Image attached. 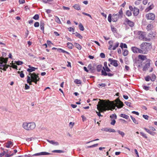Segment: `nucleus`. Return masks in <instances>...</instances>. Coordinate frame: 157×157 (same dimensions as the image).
Here are the masks:
<instances>
[{
  "label": "nucleus",
  "mask_w": 157,
  "mask_h": 157,
  "mask_svg": "<svg viewBox=\"0 0 157 157\" xmlns=\"http://www.w3.org/2000/svg\"><path fill=\"white\" fill-rule=\"evenodd\" d=\"M99 100L101 101L98 102L97 105V108L98 110L101 112L105 111L107 110L114 109L116 106L118 108H121L123 106V103L119 99L116 100V104L113 102H107L106 100Z\"/></svg>",
  "instance_id": "obj_1"
},
{
  "label": "nucleus",
  "mask_w": 157,
  "mask_h": 157,
  "mask_svg": "<svg viewBox=\"0 0 157 157\" xmlns=\"http://www.w3.org/2000/svg\"><path fill=\"white\" fill-rule=\"evenodd\" d=\"M151 44L149 43L144 42L140 45L142 54H146L150 50Z\"/></svg>",
  "instance_id": "obj_2"
},
{
  "label": "nucleus",
  "mask_w": 157,
  "mask_h": 157,
  "mask_svg": "<svg viewBox=\"0 0 157 157\" xmlns=\"http://www.w3.org/2000/svg\"><path fill=\"white\" fill-rule=\"evenodd\" d=\"M22 127L25 130L30 131L33 130L36 127V124L34 122H24L22 124Z\"/></svg>",
  "instance_id": "obj_3"
},
{
  "label": "nucleus",
  "mask_w": 157,
  "mask_h": 157,
  "mask_svg": "<svg viewBox=\"0 0 157 157\" xmlns=\"http://www.w3.org/2000/svg\"><path fill=\"white\" fill-rule=\"evenodd\" d=\"M8 61V58H4L3 57H0V69L6 71V69L9 66L7 65L6 63Z\"/></svg>",
  "instance_id": "obj_4"
},
{
  "label": "nucleus",
  "mask_w": 157,
  "mask_h": 157,
  "mask_svg": "<svg viewBox=\"0 0 157 157\" xmlns=\"http://www.w3.org/2000/svg\"><path fill=\"white\" fill-rule=\"evenodd\" d=\"M119 18V16L118 13L113 14L112 16L111 14H109L108 17V20L110 22H111L112 21L114 22H116Z\"/></svg>",
  "instance_id": "obj_5"
},
{
  "label": "nucleus",
  "mask_w": 157,
  "mask_h": 157,
  "mask_svg": "<svg viewBox=\"0 0 157 157\" xmlns=\"http://www.w3.org/2000/svg\"><path fill=\"white\" fill-rule=\"evenodd\" d=\"M29 75H30L31 79L32 80L33 82H34L36 84H37V82L39 81L40 78L35 73H30Z\"/></svg>",
  "instance_id": "obj_6"
},
{
  "label": "nucleus",
  "mask_w": 157,
  "mask_h": 157,
  "mask_svg": "<svg viewBox=\"0 0 157 157\" xmlns=\"http://www.w3.org/2000/svg\"><path fill=\"white\" fill-rule=\"evenodd\" d=\"M51 154V153L45 152H42L40 153L35 154L32 155L33 156H37L42 155H48ZM24 156L27 157H32V155H25Z\"/></svg>",
  "instance_id": "obj_7"
},
{
  "label": "nucleus",
  "mask_w": 157,
  "mask_h": 157,
  "mask_svg": "<svg viewBox=\"0 0 157 157\" xmlns=\"http://www.w3.org/2000/svg\"><path fill=\"white\" fill-rule=\"evenodd\" d=\"M138 35H139V39L140 40H145L146 39V34L145 33L141 31H139L138 32Z\"/></svg>",
  "instance_id": "obj_8"
},
{
  "label": "nucleus",
  "mask_w": 157,
  "mask_h": 157,
  "mask_svg": "<svg viewBox=\"0 0 157 157\" xmlns=\"http://www.w3.org/2000/svg\"><path fill=\"white\" fill-rule=\"evenodd\" d=\"M145 17L148 20H153L155 17V15L153 13H149L146 14Z\"/></svg>",
  "instance_id": "obj_9"
},
{
  "label": "nucleus",
  "mask_w": 157,
  "mask_h": 157,
  "mask_svg": "<svg viewBox=\"0 0 157 157\" xmlns=\"http://www.w3.org/2000/svg\"><path fill=\"white\" fill-rule=\"evenodd\" d=\"M131 49L134 53L142 54L141 48H139L136 47H132L131 48Z\"/></svg>",
  "instance_id": "obj_10"
},
{
  "label": "nucleus",
  "mask_w": 157,
  "mask_h": 157,
  "mask_svg": "<svg viewBox=\"0 0 157 157\" xmlns=\"http://www.w3.org/2000/svg\"><path fill=\"white\" fill-rule=\"evenodd\" d=\"M125 24L128 25L131 27H132L134 26V22L127 18H126L125 19Z\"/></svg>",
  "instance_id": "obj_11"
},
{
  "label": "nucleus",
  "mask_w": 157,
  "mask_h": 157,
  "mask_svg": "<svg viewBox=\"0 0 157 157\" xmlns=\"http://www.w3.org/2000/svg\"><path fill=\"white\" fill-rule=\"evenodd\" d=\"M109 61L110 62V64L113 66L117 67L118 66L117 61L116 60L113 59H112L109 58Z\"/></svg>",
  "instance_id": "obj_12"
},
{
  "label": "nucleus",
  "mask_w": 157,
  "mask_h": 157,
  "mask_svg": "<svg viewBox=\"0 0 157 157\" xmlns=\"http://www.w3.org/2000/svg\"><path fill=\"white\" fill-rule=\"evenodd\" d=\"M5 147L9 148H11L13 145V143L11 141H8L5 144Z\"/></svg>",
  "instance_id": "obj_13"
},
{
  "label": "nucleus",
  "mask_w": 157,
  "mask_h": 157,
  "mask_svg": "<svg viewBox=\"0 0 157 157\" xmlns=\"http://www.w3.org/2000/svg\"><path fill=\"white\" fill-rule=\"evenodd\" d=\"M101 75L104 76L108 75L109 76H112L113 75V74L110 73H107L105 71H104L103 70H102L101 71Z\"/></svg>",
  "instance_id": "obj_14"
},
{
  "label": "nucleus",
  "mask_w": 157,
  "mask_h": 157,
  "mask_svg": "<svg viewBox=\"0 0 157 157\" xmlns=\"http://www.w3.org/2000/svg\"><path fill=\"white\" fill-rule=\"evenodd\" d=\"M28 67L29 68H28L27 71L29 72H32V71H35V70L37 69V68L32 67L30 65H29Z\"/></svg>",
  "instance_id": "obj_15"
},
{
  "label": "nucleus",
  "mask_w": 157,
  "mask_h": 157,
  "mask_svg": "<svg viewBox=\"0 0 157 157\" xmlns=\"http://www.w3.org/2000/svg\"><path fill=\"white\" fill-rule=\"evenodd\" d=\"M139 10L137 8L134 7L133 8V14L134 16H137L139 13Z\"/></svg>",
  "instance_id": "obj_16"
},
{
  "label": "nucleus",
  "mask_w": 157,
  "mask_h": 157,
  "mask_svg": "<svg viewBox=\"0 0 157 157\" xmlns=\"http://www.w3.org/2000/svg\"><path fill=\"white\" fill-rule=\"evenodd\" d=\"M47 141L50 144L54 145L55 146H58L59 145V143L58 142L55 141L53 140H47Z\"/></svg>",
  "instance_id": "obj_17"
},
{
  "label": "nucleus",
  "mask_w": 157,
  "mask_h": 157,
  "mask_svg": "<svg viewBox=\"0 0 157 157\" xmlns=\"http://www.w3.org/2000/svg\"><path fill=\"white\" fill-rule=\"evenodd\" d=\"M144 129L147 133L150 134L154 136L155 134V132L153 131H151L149 129L145 128H144Z\"/></svg>",
  "instance_id": "obj_18"
},
{
  "label": "nucleus",
  "mask_w": 157,
  "mask_h": 157,
  "mask_svg": "<svg viewBox=\"0 0 157 157\" xmlns=\"http://www.w3.org/2000/svg\"><path fill=\"white\" fill-rule=\"evenodd\" d=\"M150 63L149 62L147 63L144 66L143 70L144 71H146L148 69V68L150 67Z\"/></svg>",
  "instance_id": "obj_19"
},
{
  "label": "nucleus",
  "mask_w": 157,
  "mask_h": 157,
  "mask_svg": "<svg viewBox=\"0 0 157 157\" xmlns=\"http://www.w3.org/2000/svg\"><path fill=\"white\" fill-rule=\"evenodd\" d=\"M87 67L90 72H93L94 71V67H92L91 64H89L88 66Z\"/></svg>",
  "instance_id": "obj_20"
},
{
  "label": "nucleus",
  "mask_w": 157,
  "mask_h": 157,
  "mask_svg": "<svg viewBox=\"0 0 157 157\" xmlns=\"http://www.w3.org/2000/svg\"><path fill=\"white\" fill-rule=\"evenodd\" d=\"M113 40H110L109 41L108 43L109 45V47L108 49L109 50H112V48L113 47Z\"/></svg>",
  "instance_id": "obj_21"
},
{
  "label": "nucleus",
  "mask_w": 157,
  "mask_h": 157,
  "mask_svg": "<svg viewBox=\"0 0 157 157\" xmlns=\"http://www.w3.org/2000/svg\"><path fill=\"white\" fill-rule=\"evenodd\" d=\"M154 7V6L153 5H150L149 7L147 8L145 10V11L146 12H148L150 10H152Z\"/></svg>",
  "instance_id": "obj_22"
},
{
  "label": "nucleus",
  "mask_w": 157,
  "mask_h": 157,
  "mask_svg": "<svg viewBox=\"0 0 157 157\" xmlns=\"http://www.w3.org/2000/svg\"><path fill=\"white\" fill-rule=\"evenodd\" d=\"M27 82L28 83H29L30 85L32 84V82H33L32 80L31 79L30 76H28L27 77Z\"/></svg>",
  "instance_id": "obj_23"
},
{
  "label": "nucleus",
  "mask_w": 157,
  "mask_h": 157,
  "mask_svg": "<svg viewBox=\"0 0 157 157\" xmlns=\"http://www.w3.org/2000/svg\"><path fill=\"white\" fill-rule=\"evenodd\" d=\"M73 34H75L76 36L78 37L80 39H82L83 38L82 36L79 33H77V32H76L75 33H73Z\"/></svg>",
  "instance_id": "obj_24"
},
{
  "label": "nucleus",
  "mask_w": 157,
  "mask_h": 157,
  "mask_svg": "<svg viewBox=\"0 0 157 157\" xmlns=\"http://www.w3.org/2000/svg\"><path fill=\"white\" fill-rule=\"evenodd\" d=\"M73 7L77 10H81L80 6L77 4H75L73 6Z\"/></svg>",
  "instance_id": "obj_25"
},
{
  "label": "nucleus",
  "mask_w": 157,
  "mask_h": 157,
  "mask_svg": "<svg viewBox=\"0 0 157 157\" xmlns=\"http://www.w3.org/2000/svg\"><path fill=\"white\" fill-rule=\"evenodd\" d=\"M74 44L75 47L79 50H80L81 49L82 47L79 44L75 43Z\"/></svg>",
  "instance_id": "obj_26"
},
{
  "label": "nucleus",
  "mask_w": 157,
  "mask_h": 157,
  "mask_svg": "<svg viewBox=\"0 0 157 157\" xmlns=\"http://www.w3.org/2000/svg\"><path fill=\"white\" fill-rule=\"evenodd\" d=\"M44 23L43 22H41L40 24V28L41 30L43 31V33H44Z\"/></svg>",
  "instance_id": "obj_27"
},
{
  "label": "nucleus",
  "mask_w": 157,
  "mask_h": 157,
  "mask_svg": "<svg viewBox=\"0 0 157 157\" xmlns=\"http://www.w3.org/2000/svg\"><path fill=\"white\" fill-rule=\"evenodd\" d=\"M130 117L132 120L133 122L136 124H139V121L137 120H136L132 116H131Z\"/></svg>",
  "instance_id": "obj_28"
},
{
  "label": "nucleus",
  "mask_w": 157,
  "mask_h": 157,
  "mask_svg": "<svg viewBox=\"0 0 157 157\" xmlns=\"http://www.w3.org/2000/svg\"><path fill=\"white\" fill-rule=\"evenodd\" d=\"M138 58L139 59L143 60L146 59V56L143 55H139L138 56Z\"/></svg>",
  "instance_id": "obj_29"
},
{
  "label": "nucleus",
  "mask_w": 157,
  "mask_h": 157,
  "mask_svg": "<svg viewBox=\"0 0 157 157\" xmlns=\"http://www.w3.org/2000/svg\"><path fill=\"white\" fill-rule=\"evenodd\" d=\"M102 67V66L101 65H98L97 67V70L98 72H100L102 71L101 68Z\"/></svg>",
  "instance_id": "obj_30"
},
{
  "label": "nucleus",
  "mask_w": 157,
  "mask_h": 157,
  "mask_svg": "<svg viewBox=\"0 0 157 157\" xmlns=\"http://www.w3.org/2000/svg\"><path fill=\"white\" fill-rule=\"evenodd\" d=\"M119 43L118 42L115 44L113 47L112 48V50H115L119 46Z\"/></svg>",
  "instance_id": "obj_31"
},
{
  "label": "nucleus",
  "mask_w": 157,
  "mask_h": 157,
  "mask_svg": "<svg viewBox=\"0 0 157 157\" xmlns=\"http://www.w3.org/2000/svg\"><path fill=\"white\" fill-rule=\"evenodd\" d=\"M120 116L125 119H128L129 117V116H128V115H126L123 114H121L120 115Z\"/></svg>",
  "instance_id": "obj_32"
},
{
  "label": "nucleus",
  "mask_w": 157,
  "mask_h": 157,
  "mask_svg": "<svg viewBox=\"0 0 157 157\" xmlns=\"http://www.w3.org/2000/svg\"><path fill=\"white\" fill-rule=\"evenodd\" d=\"M125 14L128 17L131 16L132 15L131 11L129 10H128L126 11Z\"/></svg>",
  "instance_id": "obj_33"
},
{
  "label": "nucleus",
  "mask_w": 157,
  "mask_h": 157,
  "mask_svg": "<svg viewBox=\"0 0 157 157\" xmlns=\"http://www.w3.org/2000/svg\"><path fill=\"white\" fill-rule=\"evenodd\" d=\"M117 132L119 134H120L122 137H123L125 133L124 132H123L121 131L120 130H118L117 131Z\"/></svg>",
  "instance_id": "obj_34"
},
{
  "label": "nucleus",
  "mask_w": 157,
  "mask_h": 157,
  "mask_svg": "<svg viewBox=\"0 0 157 157\" xmlns=\"http://www.w3.org/2000/svg\"><path fill=\"white\" fill-rule=\"evenodd\" d=\"M58 50L59 51V52H62L63 53H66V54H67L68 55H69L70 54V53H69L68 52L63 50V49H61V48H59L58 49Z\"/></svg>",
  "instance_id": "obj_35"
},
{
  "label": "nucleus",
  "mask_w": 157,
  "mask_h": 157,
  "mask_svg": "<svg viewBox=\"0 0 157 157\" xmlns=\"http://www.w3.org/2000/svg\"><path fill=\"white\" fill-rule=\"evenodd\" d=\"M55 20L59 24L61 23V21L59 18L57 16H56L55 17Z\"/></svg>",
  "instance_id": "obj_36"
},
{
  "label": "nucleus",
  "mask_w": 157,
  "mask_h": 157,
  "mask_svg": "<svg viewBox=\"0 0 157 157\" xmlns=\"http://www.w3.org/2000/svg\"><path fill=\"white\" fill-rule=\"evenodd\" d=\"M68 47L70 49H72L73 48V44L69 42H68L67 44Z\"/></svg>",
  "instance_id": "obj_37"
},
{
  "label": "nucleus",
  "mask_w": 157,
  "mask_h": 157,
  "mask_svg": "<svg viewBox=\"0 0 157 157\" xmlns=\"http://www.w3.org/2000/svg\"><path fill=\"white\" fill-rule=\"evenodd\" d=\"M120 47L122 49L123 48H127V45L125 44H124L123 43H121Z\"/></svg>",
  "instance_id": "obj_38"
},
{
  "label": "nucleus",
  "mask_w": 157,
  "mask_h": 157,
  "mask_svg": "<svg viewBox=\"0 0 157 157\" xmlns=\"http://www.w3.org/2000/svg\"><path fill=\"white\" fill-rule=\"evenodd\" d=\"M52 152L54 153L56 152L58 153H61L64 152V151L61 150H54L52 151Z\"/></svg>",
  "instance_id": "obj_39"
},
{
  "label": "nucleus",
  "mask_w": 157,
  "mask_h": 157,
  "mask_svg": "<svg viewBox=\"0 0 157 157\" xmlns=\"http://www.w3.org/2000/svg\"><path fill=\"white\" fill-rule=\"evenodd\" d=\"M156 77L155 75L154 74H153L151 75V80L152 81H154L156 79Z\"/></svg>",
  "instance_id": "obj_40"
},
{
  "label": "nucleus",
  "mask_w": 157,
  "mask_h": 157,
  "mask_svg": "<svg viewBox=\"0 0 157 157\" xmlns=\"http://www.w3.org/2000/svg\"><path fill=\"white\" fill-rule=\"evenodd\" d=\"M140 133L143 137L145 138V139H147V137L146 134L144 133L143 132H140Z\"/></svg>",
  "instance_id": "obj_41"
},
{
  "label": "nucleus",
  "mask_w": 157,
  "mask_h": 157,
  "mask_svg": "<svg viewBox=\"0 0 157 157\" xmlns=\"http://www.w3.org/2000/svg\"><path fill=\"white\" fill-rule=\"evenodd\" d=\"M103 71H105L106 72H109L110 71V69L108 67H106L105 68L104 67H103Z\"/></svg>",
  "instance_id": "obj_42"
},
{
  "label": "nucleus",
  "mask_w": 157,
  "mask_h": 157,
  "mask_svg": "<svg viewBox=\"0 0 157 157\" xmlns=\"http://www.w3.org/2000/svg\"><path fill=\"white\" fill-rule=\"evenodd\" d=\"M18 73L19 74L21 77L23 78L24 77V75L23 71L20 72V71H18Z\"/></svg>",
  "instance_id": "obj_43"
},
{
  "label": "nucleus",
  "mask_w": 157,
  "mask_h": 157,
  "mask_svg": "<svg viewBox=\"0 0 157 157\" xmlns=\"http://www.w3.org/2000/svg\"><path fill=\"white\" fill-rule=\"evenodd\" d=\"M128 53V51L126 49L124 50V51L123 52V55L124 56H127Z\"/></svg>",
  "instance_id": "obj_44"
},
{
  "label": "nucleus",
  "mask_w": 157,
  "mask_h": 157,
  "mask_svg": "<svg viewBox=\"0 0 157 157\" xmlns=\"http://www.w3.org/2000/svg\"><path fill=\"white\" fill-rule=\"evenodd\" d=\"M79 27L81 30L83 31L84 30V28L81 23H80L79 24Z\"/></svg>",
  "instance_id": "obj_45"
},
{
  "label": "nucleus",
  "mask_w": 157,
  "mask_h": 157,
  "mask_svg": "<svg viewBox=\"0 0 157 157\" xmlns=\"http://www.w3.org/2000/svg\"><path fill=\"white\" fill-rule=\"evenodd\" d=\"M118 14L119 15V17H122L123 15V11L122 10V9H121L118 12Z\"/></svg>",
  "instance_id": "obj_46"
},
{
  "label": "nucleus",
  "mask_w": 157,
  "mask_h": 157,
  "mask_svg": "<svg viewBox=\"0 0 157 157\" xmlns=\"http://www.w3.org/2000/svg\"><path fill=\"white\" fill-rule=\"evenodd\" d=\"M74 82L75 83L77 84H81V82L80 80L78 79H75Z\"/></svg>",
  "instance_id": "obj_47"
},
{
  "label": "nucleus",
  "mask_w": 157,
  "mask_h": 157,
  "mask_svg": "<svg viewBox=\"0 0 157 157\" xmlns=\"http://www.w3.org/2000/svg\"><path fill=\"white\" fill-rule=\"evenodd\" d=\"M33 18L36 20H38L39 18V15L37 14L35 15V16L33 17Z\"/></svg>",
  "instance_id": "obj_48"
},
{
  "label": "nucleus",
  "mask_w": 157,
  "mask_h": 157,
  "mask_svg": "<svg viewBox=\"0 0 157 157\" xmlns=\"http://www.w3.org/2000/svg\"><path fill=\"white\" fill-rule=\"evenodd\" d=\"M151 77L149 76H147L145 78V80L147 81H149L150 80H151Z\"/></svg>",
  "instance_id": "obj_49"
},
{
  "label": "nucleus",
  "mask_w": 157,
  "mask_h": 157,
  "mask_svg": "<svg viewBox=\"0 0 157 157\" xmlns=\"http://www.w3.org/2000/svg\"><path fill=\"white\" fill-rule=\"evenodd\" d=\"M108 132H116L115 130L113 129H111V128H108Z\"/></svg>",
  "instance_id": "obj_50"
},
{
  "label": "nucleus",
  "mask_w": 157,
  "mask_h": 157,
  "mask_svg": "<svg viewBox=\"0 0 157 157\" xmlns=\"http://www.w3.org/2000/svg\"><path fill=\"white\" fill-rule=\"evenodd\" d=\"M110 117L111 118H114L115 119H117V117L116 115L115 114H113L112 115H111L110 116Z\"/></svg>",
  "instance_id": "obj_51"
},
{
  "label": "nucleus",
  "mask_w": 157,
  "mask_h": 157,
  "mask_svg": "<svg viewBox=\"0 0 157 157\" xmlns=\"http://www.w3.org/2000/svg\"><path fill=\"white\" fill-rule=\"evenodd\" d=\"M7 152L4 151L2 153H0V157H2L6 154Z\"/></svg>",
  "instance_id": "obj_52"
},
{
  "label": "nucleus",
  "mask_w": 157,
  "mask_h": 157,
  "mask_svg": "<svg viewBox=\"0 0 157 157\" xmlns=\"http://www.w3.org/2000/svg\"><path fill=\"white\" fill-rule=\"evenodd\" d=\"M83 14L89 16L90 18L92 19V17L89 14L85 13V12H82Z\"/></svg>",
  "instance_id": "obj_53"
},
{
  "label": "nucleus",
  "mask_w": 157,
  "mask_h": 157,
  "mask_svg": "<svg viewBox=\"0 0 157 157\" xmlns=\"http://www.w3.org/2000/svg\"><path fill=\"white\" fill-rule=\"evenodd\" d=\"M111 30L113 33H115L116 32V29L113 26H111Z\"/></svg>",
  "instance_id": "obj_54"
},
{
  "label": "nucleus",
  "mask_w": 157,
  "mask_h": 157,
  "mask_svg": "<svg viewBox=\"0 0 157 157\" xmlns=\"http://www.w3.org/2000/svg\"><path fill=\"white\" fill-rule=\"evenodd\" d=\"M143 88L144 89V90H149V86H143Z\"/></svg>",
  "instance_id": "obj_55"
},
{
  "label": "nucleus",
  "mask_w": 157,
  "mask_h": 157,
  "mask_svg": "<svg viewBox=\"0 0 157 157\" xmlns=\"http://www.w3.org/2000/svg\"><path fill=\"white\" fill-rule=\"evenodd\" d=\"M13 155L14 154L13 153L10 155L7 153V154L5 155V157H10V156H13Z\"/></svg>",
  "instance_id": "obj_56"
},
{
  "label": "nucleus",
  "mask_w": 157,
  "mask_h": 157,
  "mask_svg": "<svg viewBox=\"0 0 157 157\" xmlns=\"http://www.w3.org/2000/svg\"><path fill=\"white\" fill-rule=\"evenodd\" d=\"M116 123V121L114 119L112 120L111 122L110 123L112 125H114Z\"/></svg>",
  "instance_id": "obj_57"
},
{
  "label": "nucleus",
  "mask_w": 157,
  "mask_h": 157,
  "mask_svg": "<svg viewBox=\"0 0 157 157\" xmlns=\"http://www.w3.org/2000/svg\"><path fill=\"white\" fill-rule=\"evenodd\" d=\"M68 30L70 32H71V31L74 32L75 31L74 29L73 28H72L71 27H70L69 28H68Z\"/></svg>",
  "instance_id": "obj_58"
},
{
  "label": "nucleus",
  "mask_w": 157,
  "mask_h": 157,
  "mask_svg": "<svg viewBox=\"0 0 157 157\" xmlns=\"http://www.w3.org/2000/svg\"><path fill=\"white\" fill-rule=\"evenodd\" d=\"M16 64L18 65H21L23 64V62L21 61H17L16 62Z\"/></svg>",
  "instance_id": "obj_59"
},
{
  "label": "nucleus",
  "mask_w": 157,
  "mask_h": 157,
  "mask_svg": "<svg viewBox=\"0 0 157 157\" xmlns=\"http://www.w3.org/2000/svg\"><path fill=\"white\" fill-rule=\"evenodd\" d=\"M34 26L35 27H38L39 26V23L38 22H36L34 24Z\"/></svg>",
  "instance_id": "obj_60"
},
{
  "label": "nucleus",
  "mask_w": 157,
  "mask_h": 157,
  "mask_svg": "<svg viewBox=\"0 0 157 157\" xmlns=\"http://www.w3.org/2000/svg\"><path fill=\"white\" fill-rule=\"evenodd\" d=\"M100 56L102 58H105V54L103 53H101L100 54Z\"/></svg>",
  "instance_id": "obj_61"
},
{
  "label": "nucleus",
  "mask_w": 157,
  "mask_h": 157,
  "mask_svg": "<svg viewBox=\"0 0 157 157\" xmlns=\"http://www.w3.org/2000/svg\"><path fill=\"white\" fill-rule=\"evenodd\" d=\"M143 117L145 119L148 120V117H149L147 115H143Z\"/></svg>",
  "instance_id": "obj_62"
},
{
  "label": "nucleus",
  "mask_w": 157,
  "mask_h": 157,
  "mask_svg": "<svg viewBox=\"0 0 157 157\" xmlns=\"http://www.w3.org/2000/svg\"><path fill=\"white\" fill-rule=\"evenodd\" d=\"M29 86H28L27 84H25V90L29 89Z\"/></svg>",
  "instance_id": "obj_63"
},
{
  "label": "nucleus",
  "mask_w": 157,
  "mask_h": 157,
  "mask_svg": "<svg viewBox=\"0 0 157 157\" xmlns=\"http://www.w3.org/2000/svg\"><path fill=\"white\" fill-rule=\"evenodd\" d=\"M125 104H126V105L129 107H130L131 103L130 102H125Z\"/></svg>",
  "instance_id": "obj_64"
}]
</instances>
